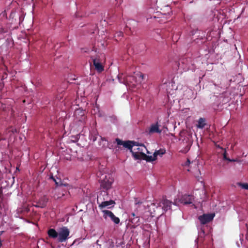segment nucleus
I'll list each match as a JSON object with an SVG mask.
<instances>
[{"instance_id": "f257e3e1", "label": "nucleus", "mask_w": 248, "mask_h": 248, "mask_svg": "<svg viewBox=\"0 0 248 248\" xmlns=\"http://www.w3.org/2000/svg\"><path fill=\"white\" fill-rule=\"evenodd\" d=\"M115 141L118 145H123L129 149L135 160L141 159L146 153H149L146 147L142 144H137L131 141H123L118 138L116 139Z\"/></svg>"}, {"instance_id": "f03ea898", "label": "nucleus", "mask_w": 248, "mask_h": 248, "mask_svg": "<svg viewBox=\"0 0 248 248\" xmlns=\"http://www.w3.org/2000/svg\"><path fill=\"white\" fill-rule=\"evenodd\" d=\"M119 82L124 83L126 86L135 87L136 84L141 81L143 75L140 73L136 74L135 76L124 75L123 74L118 76Z\"/></svg>"}, {"instance_id": "7ed1b4c3", "label": "nucleus", "mask_w": 248, "mask_h": 248, "mask_svg": "<svg viewBox=\"0 0 248 248\" xmlns=\"http://www.w3.org/2000/svg\"><path fill=\"white\" fill-rule=\"evenodd\" d=\"M97 175L99 178V181L101 188L105 190L111 188L113 179L109 174L99 171L97 172Z\"/></svg>"}, {"instance_id": "20e7f679", "label": "nucleus", "mask_w": 248, "mask_h": 248, "mask_svg": "<svg viewBox=\"0 0 248 248\" xmlns=\"http://www.w3.org/2000/svg\"><path fill=\"white\" fill-rule=\"evenodd\" d=\"M193 198L189 195H184L174 200L173 204L175 205H179L180 203L184 204H190L192 203Z\"/></svg>"}, {"instance_id": "39448f33", "label": "nucleus", "mask_w": 248, "mask_h": 248, "mask_svg": "<svg viewBox=\"0 0 248 248\" xmlns=\"http://www.w3.org/2000/svg\"><path fill=\"white\" fill-rule=\"evenodd\" d=\"M58 241L60 242H63L69 238L70 231L66 227H62L58 230Z\"/></svg>"}, {"instance_id": "423d86ee", "label": "nucleus", "mask_w": 248, "mask_h": 248, "mask_svg": "<svg viewBox=\"0 0 248 248\" xmlns=\"http://www.w3.org/2000/svg\"><path fill=\"white\" fill-rule=\"evenodd\" d=\"M102 212L103 213V217L105 220L110 219L116 224L120 223L119 218L116 217L111 211L108 210H103Z\"/></svg>"}, {"instance_id": "0eeeda50", "label": "nucleus", "mask_w": 248, "mask_h": 248, "mask_svg": "<svg viewBox=\"0 0 248 248\" xmlns=\"http://www.w3.org/2000/svg\"><path fill=\"white\" fill-rule=\"evenodd\" d=\"M101 196H97V202L99 204V207L101 209H103L105 207H108L110 206H113L115 204V202L113 200H106L103 201V199H101Z\"/></svg>"}, {"instance_id": "6e6552de", "label": "nucleus", "mask_w": 248, "mask_h": 248, "mask_svg": "<svg viewBox=\"0 0 248 248\" xmlns=\"http://www.w3.org/2000/svg\"><path fill=\"white\" fill-rule=\"evenodd\" d=\"M10 19L12 22L20 24L23 19L22 14L20 12H12L10 15Z\"/></svg>"}, {"instance_id": "1a4fd4ad", "label": "nucleus", "mask_w": 248, "mask_h": 248, "mask_svg": "<svg viewBox=\"0 0 248 248\" xmlns=\"http://www.w3.org/2000/svg\"><path fill=\"white\" fill-rule=\"evenodd\" d=\"M214 216L215 215L213 214H203L202 216H199L198 218L201 224H205L212 220Z\"/></svg>"}, {"instance_id": "9d476101", "label": "nucleus", "mask_w": 248, "mask_h": 248, "mask_svg": "<svg viewBox=\"0 0 248 248\" xmlns=\"http://www.w3.org/2000/svg\"><path fill=\"white\" fill-rule=\"evenodd\" d=\"M172 204H173V202L172 203L168 200L163 199L160 202V206L162 207V208L164 211H167L170 209Z\"/></svg>"}, {"instance_id": "9b49d317", "label": "nucleus", "mask_w": 248, "mask_h": 248, "mask_svg": "<svg viewBox=\"0 0 248 248\" xmlns=\"http://www.w3.org/2000/svg\"><path fill=\"white\" fill-rule=\"evenodd\" d=\"M161 130L159 129V124L157 122L155 124H151L148 131L149 134L155 133H161Z\"/></svg>"}, {"instance_id": "f8f14e48", "label": "nucleus", "mask_w": 248, "mask_h": 248, "mask_svg": "<svg viewBox=\"0 0 248 248\" xmlns=\"http://www.w3.org/2000/svg\"><path fill=\"white\" fill-rule=\"evenodd\" d=\"M47 202V198L46 196H43L40 199L39 201L35 205V206L40 208H44L46 206Z\"/></svg>"}, {"instance_id": "ddd939ff", "label": "nucleus", "mask_w": 248, "mask_h": 248, "mask_svg": "<svg viewBox=\"0 0 248 248\" xmlns=\"http://www.w3.org/2000/svg\"><path fill=\"white\" fill-rule=\"evenodd\" d=\"M47 234L49 237L56 239L58 238V231L57 232L55 229H50L48 230L47 232Z\"/></svg>"}, {"instance_id": "4468645a", "label": "nucleus", "mask_w": 248, "mask_h": 248, "mask_svg": "<svg viewBox=\"0 0 248 248\" xmlns=\"http://www.w3.org/2000/svg\"><path fill=\"white\" fill-rule=\"evenodd\" d=\"M91 58L93 60V64H95L96 62L102 63L104 60V56L101 54L97 55L95 57L92 56Z\"/></svg>"}, {"instance_id": "2eb2a0df", "label": "nucleus", "mask_w": 248, "mask_h": 248, "mask_svg": "<svg viewBox=\"0 0 248 248\" xmlns=\"http://www.w3.org/2000/svg\"><path fill=\"white\" fill-rule=\"evenodd\" d=\"M158 152H155L152 155H147L145 154V156H144L141 159H145L147 161H153L156 159Z\"/></svg>"}, {"instance_id": "dca6fc26", "label": "nucleus", "mask_w": 248, "mask_h": 248, "mask_svg": "<svg viewBox=\"0 0 248 248\" xmlns=\"http://www.w3.org/2000/svg\"><path fill=\"white\" fill-rule=\"evenodd\" d=\"M205 125H206L205 119L203 118H200L198 121V124H197V127L199 128L202 129L205 126Z\"/></svg>"}, {"instance_id": "f3484780", "label": "nucleus", "mask_w": 248, "mask_h": 248, "mask_svg": "<svg viewBox=\"0 0 248 248\" xmlns=\"http://www.w3.org/2000/svg\"><path fill=\"white\" fill-rule=\"evenodd\" d=\"M93 65L95 67V70L99 73H100L104 70V67L102 63L96 62L95 64H93Z\"/></svg>"}, {"instance_id": "a211bd4d", "label": "nucleus", "mask_w": 248, "mask_h": 248, "mask_svg": "<svg viewBox=\"0 0 248 248\" xmlns=\"http://www.w3.org/2000/svg\"><path fill=\"white\" fill-rule=\"evenodd\" d=\"M101 195H102L101 199H103V201L108 200V192H107V191H105V190L102 191L98 195V196H101Z\"/></svg>"}, {"instance_id": "6ab92c4d", "label": "nucleus", "mask_w": 248, "mask_h": 248, "mask_svg": "<svg viewBox=\"0 0 248 248\" xmlns=\"http://www.w3.org/2000/svg\"><path fill=\"white\" fill-rule=\"evenodd\" d=\"M80 112L81 114V118L79 119V121L81 122V123H84L85 122V119H86V117L85 116H84V112L83 111H80V110H77L76 112H75V114L76 115H77V114L79 112Z\"/></svg>"}, {"instance_id": "aec40b11", "label": "nucleus", "mask_w": 248, "mask_h": 248, "mask_svg": "<svg viewBox=\"0 0 248 248\" xmlns=\"http://www.w3.org/2000/svg\"><path fill=\"white\" fill-rule=\"evenodd\" d=\"M10 28V26L4 27L0 25V33L7 32Z\"/></svg>"}, {"instance_id": "412c9836", "label": "nucleus", "mask_w": 248, "mask_h": 248, "mask_svg": "<svg viewBox=\"0 0 248 248\" xmlns=\"http://www.w3.org/2000/svg\"><path fill=\"white\" fill-rule=\"evenodd\" d=\"M238 185L243 189L248 190V183H238Z\"/></svg>"}, {"instance_id": "4be33fe9", "label": "nucleus", "mask_w": 248, "mask_h": 248, "mask_svg": "<svg viewBox=\"0 0 248 248\" xmlns=\"http://www.w3.org/2000/svg\"><path fill=\"white\" fill-rule=\"evenodd\" d=\"M155 152H158V153H157V155H160V156H161L162 155L165 154V151L159 150L158 151H156Z\"/></svg>"}, {"instance_id": "5701e85b", "label": "nucleus", "mask_w": 248, "mask_h": 248, "mask_svg": "<svg viewBox=\"0 0 248 248\" xmlns=\"http://www.w3.org/2000/svg\"><path fill=\"white\" fill-rule=\"evenodd\" d=\"M224 158L225 159H226V160H229V161H232V162H235V161H238L237 160H235V159H229V158H227L226 156V155L225 154H224Z\"/></svg>"}, {"instance_id": "b1692460", "label": "nucleus", "mask_w": 248, "mask_h": 248, "mask_svg": "<svg viewBox=\"0 0 248 248\" xmlns=\"http://www.w3.org/2000/svg\"><path fill=\"white\" fill-rule=\"evenodd\" d=\"M127 24L129 25H132V24L136 25V24H137V23L135 21L131 20L129 21V22L127 23Z\"/></svg>"}, {"instance_id": "393cba45", "label": "nucleus", "mask_w": 248, "mask_h": 248, "mask_svg": "<svg viewBox=\"0 0 248 248\" xmlns=\"http://www.w3.org/2000/svg\"><path fill=\"white\" fill-rule=\"evenodd\" d=\"M123 33L122 31H119L116 33L117 36L121 37L122 36Z\"/></svg>"}, {"instance_id": "a878e982", "label": "nucleus", "mask_w": 248, "mask_h": 248, "mask_svg": "<svg viewBox=\"0 0 248 248\" xmlns=\"http://www.w3.org/2000/svg\"><path fill=\"white\" fill-rule=\"evenodd\" d=\"M141 203H142V202H140V201L138 200L137 199L135 200V204H141Z\"/></svg>"}, {"instance_id": "bb28decb", "label": "nucleus", "mask_w": 248, "mask_h": 248, "mask_svg": "<svg viewBox=\"0 0 248 248\" xmlns=\"http://www.w3.org/2000/svg\"><path fill=\"white\" fill-rule=\"evenodd\" d=\"M52 179L54 180V181L55 182V184H56V185L57 186H59V185H59V183H58V182L56 180V179H55L54 178H53V177H52Z\"/></svg>"}, {"instance_id": "cd10ccee", "label": "nucleus", "mask_w": 248, "mask_h": 248, "mask_svg": "<svg viewBox=\"0 0 248 248\" xmlns=\"http://www.w3.org/2000/svg\"><path fill=\"white\" fill-rule=\"evenodd\" d=\"M11 131L13 133H14L15 132H16V129H14L13 128H11Z\"/></svg>"}, {"instance_id": "c85d7f7f", "label": "nucleus", "mask_w": 248, "mask_h": 248, "mask_svg": "<svg viewBox=\"0 0 248 248\" xmlns=\"http://www.w3.org/2000/svg\"><path fill=\"white\" fill-rule=\"evenodd\" d=\"M190 164V160L188 159L186 163V165H188Z\"/></svg>"}, {"instance_id": "c756f323", "label": "nucleus", "mask_w": 248, "mask_h": 248, "mask_svg": "<svg viewBox=\"0 0 248 248\" xmlns=\"http://www.w3.org/2000/svg\"><path fill=\"white\" fill-rule=\"evenodd\" d=\"M136 218L137 219V221L136 222H138L139 221L140 219L138 217H136Z\"/></svg>"}, {"instance_id": "7c9ffc66", "label": "nucleus", "mask_w": 248, "mask_h": 248, "mask_svg": "<svg viewBox=\"0 0 248 248\" xmlns=\"http://www.w3.org/2000/svg\"><path fill=\"white\" fill-rule=\"evenodd\" d=\"M93 141H94L95 140H96V138H93Z\"/></svg>"}, {"instance_id": "2f4dec72", "label": "nucleus", "mask_w": 248, "mask_h": 248, "mask_svg": "<svg viewBox=\"0 0 248 248\" xmlns=\"http://www.w3.org/2000/svg\"><path fill=\"white\" fill-rule=\"evenodd\" d=\"M132 216H133V217H135V214L134 213H132Z\"/></svg>"}, {"instance_id": "473e14b6", "label": "nucleus", "mask_w": 248, "mask_h": 248, "mask_svg": "<svg viewBox=\"0 0 248 248\" xmlns=\"http://www.w3.org/2000/svg\"><path fill=\"white\" fill-rule=\"evenodd\" d=\"M101 140H104V139H103V138H101Z\"/></svg>"}, {"instance_id": "72a5a7b5", "label": "nucleus", "mask_w": 248, "mask_h": 248, "mask_svg": "<svg viewBox=\"0 0 248 248\" xmlns=\"http://www.w3.org/2000/svg\"><path fill=\"white\" fill-rule=\"evenodd\" d=\"M101 140H104V139H103V138H101Z\"/></svg>"}, {"instance_id": "f704fd0d", "label": "nucleus", "mask_w": 248, "mask_h": 248, "mask_svg": "<svg viewBox=\"0 0 248 248\" xmlns=\"http://www.w3.org/2000/svg\"><path fill=\"white\" fill-rule=\"evenodd\" d=\"M101 140H104V139H103V138H101Z\"/></svg>"}]
</instances>
